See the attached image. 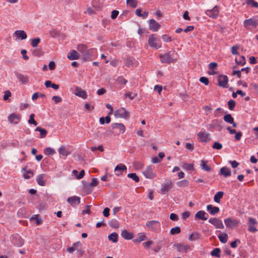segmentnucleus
Segmentation results:
<instances>
[{
	"mask_svg": "<svg viewBox=\"0 0 258 258\" xmlns=\"http://www.w3.org/2000/svg\"><path fill=\"white\" fill-rule=\"evenodd\" d=\"M78 50L82 54V58L84 61H90L92 59L91 49H88L87 46L84 44H80L77 46Z\"/></svg>",
	"mask_w": 258,
	"mask_h": 258,
	"instance_id": "1",
	"label": "nucleus"
},
{
	"mask_svg": "<svg viewBox=\"0 0 258 258\" xmlns=\"http://www.w3.org/2000/svg\"><path fill=\"white\" fill-rule=\"evenodd\" d=\"M174 53V51H170L169 52L164 53V54H160L159 57L162 63H170L173 61L172 55Z\"/></svg>",
	"mask_w": 258,
	"mask_h": 258,
	"instance_id": "2",
	"label": "nucleus"
},
{
	"mask_svg": "<svg viewBox=\"0 0 258 258\" xmlns=\"http://www.w3.org/2000/svg\"><path fill=\"white\" fill-rule=\"evenodd\" d=\"M228 78L226 75H219L218 77V85L222 88H227Z\"/></svg>",
	"mask_w": 258,
	"mask_h": 258,
	"instance_id": "3",
	"label": "nucleus"
},
{
	"mask_svg": "<svg viewBox=\"0 0 258 258\" xmlns=\"http://www.w3.org/2000/svg\"><path fill=\"white\" fill-rule=\"evenodd\" d=\"M114 115L116 117L126 119L129 116V112L123 108H120L114 111Z\"/></svg>",
	"mask_w": 258,
	"mask_h": 258,
	"instance_id": "4",
	"label": "nucleus"
},
{
	"mask_svg": "<svg viewBox=\"0 0 258 258\" xmlns=\"http://www.w3.org/2000/svg\"><path fill=\"white\" fill-rule=\"evenodd\" d=\"M224 223L227 228L233 229L238 225L239 221L231 218H228L224 220Z\"/></svg>",
	"mask_w": 258,
	"mask_h": 258,
	"instance_id": "5",
	"label": "nucleus"
},
{
	"mask_svg": "<svg viewBox=\"0 0 258 258\" xmlns=\"http://www.w3.org/2000/svg\"><path fill=\"white\" fill-rule=\"evenodd\" d=\"M112 130H117L115 131L114 132L118 134L120 133H123L125 132V127L122 123H115L112 124Z\"/></svg>",
	"mask_w": 258,
	"mask_h": 258,
	"instance_id": "6",
	"label": "nucleus"
},
{
	"mask_svg": "<svg viewBox=\"0 0 258 258\" xmlns=\"http://www.w3.org/2000/svg\"><path fill=\"white\" fill-rule=\"evenodd\" d=\"M257 222L253 218L249 217L248 225V230L251 232L254 233L257 231V229L254 227V225L257 224Z\"/></svg>",
	"mask_w": 258,
	"mask_h": 258,
	"instance_id": "7",
	"label": "nucleus"
},
{
	"mask_svg": "<svg viewBox=\"0 0 258 258\" xmlns=\"http://www.w3.org/2000/svg\"><path fill=\"white\" fill-rule=\"evenodd\" d=\"M143 174L146 178L150 179L154 178L156 176V174L153 172L151 166H148L143 172Z\"/></svg>",
	"mask_w": 258,
	"mask_h": 258,
	"instance_id": "8",
	"label": "nucleus"
},
{
	"mask_svg": "<svg viewBox=\"0 0 258 258\" xmlns=\"http://www.w3.org/2000/svg\"><path fill=\"white\" fill-rule=\"evenodd\" d=\"M12 242L16 246H22L24 244V240L18 235L14 236L12 238Z\"/></svg>",
	"mask_w": 258,
	"mask_h": 258,
	"instance_id": "9",
	"label": "nucleus"
},
{
	"mask_svg": "<svg viewBox=\"0 0 258 258\" xmlns=\"http://www.w3.org/2000/svg\"><path fill=\"white\" fill-rule=\"evenodd\" d=\"M149 29L154 32L157 31L160 28V25L155 20L151 19L149 20Z\"/></svg>",
	"mask_w": 258,
	"mask_h": 258,
	"instance_id": "10",
	"label": "nucleus"
},
{
	"mask_svg": "<svg viewBox=\"0 0 258 258\" xmlns=\"http://www.w3.org/2000/svg\"><path fill=\"white\" fill-rule=\"evenodd\" d=\"M159 225V222L157 220L149 221L146 222V226L149 229L154 231L157 229V226Z\"/></svg>",
	"mask_w": 258,
	"mask_h": 258,
	"instance_id": "11",
	"label": "nucleus"
},
{
	"mask_svg": "<svg viewBox=\"0 0 258 258\" xmlns=\"http://www.w3.org/2000/svg\"><path fill=\"white\" fill-rule=\"evenodd\" d=\"M174 247L176 248V249L179 252H186L189 249L190 247L188 245H184L182 243H177L173 245Z\"/></svg>",
	"mask_w": 258,
	"mask_h": 258,
	"instance_id": "12",
	"label": "nucleus"
},
{
	"mask_svg": "<svg viewBox=\"0 0 258 258\" xmlns=\"http://www.w3.org/2000/svg\"><path fill=\"white\" fill-rule=\"evenodd\" d=\"M211 224H212L216 228L222 229L224 228V225L222 221L216 218H211Z\"/></svg>",
	"mask_w": 258,
	"mask_h": 258,
	"instance_id": "13",
	"label": "nucleus"
},
{
	"mask_svg": "<svg viewBox=\"0 0 258 258\" xmlns=\"http://www.w3.org/2000/svg\"><path fill=\"white\" fill-rule=\"evenodd\" d=\"M209 218V215L204 211H200L195 215V218L202 220H207Z\"/></svg>",
	"mask_w": 258,
	"mask_h": 258,
	"instance_id": "14",
	"label": "nucleus"
},
{
	"mask_svg": "<svg viewBox=\"0 0 258 258\" xmlns=\"http://www.w3.org/2000/svg\"><path fill=\"white\" fill-rule=\"evenodd\" d=\"M244 26L245 27L247 28L249 26H252L253 27H256L257 25V21L254 19H249L244 20Z\"/></svg>",
	"mask_w": 258,
	"mask_h": 258,
	"instance_id": "15",
	"label": "nucleus"
},
{
	"mask_svg": "<svg viewBox=\"0 0 258 258\" xmlns=\"http://www.w3.org/2000/svg\"><path fill=\"white\" fill-rule=\"evenodd\" d=\"M15 74L18 80L22 84H25L29 83V79L27 76H24L18 72H15Z\"/></svg>",
	"mask_w": 258,
	"mask_h": 258,
	"instance_id": "16",
	"label": "nucleus"
},
{
	"mask_svg": "<svg viewBox=\"0 0 258 258\" xmlns=\"http://www.w3.org/2000/svg\"><path fill=\"white\" fill-rule=\"evenodd\" d=\"M75 90V95L76 96L82 97L83 99H86L87 98L88 96L86 91L81 89L78 87L76 88Z\"/></svg>",
	"mask_w": 258,
	"mask_h": 258,
	"instance_id": "17",
	"label": "nucleus"
},
{
	"mask_svg": "<svg viewBox=\"0 0 258 258\" xmlns=\"http://www.w3.org/2000/svg\"><path fill=\"white\" fill-rule=\"evenodd\" d=\"M172 185V182L170 179L166 180V182L163 187L161 189V191L163 194L165 193V192L168 191L170 188H171Z\"/></svg>",
	"mask_w": 258,
	"mask_h": 258,
	"instance_id": "18",
	"label": "nucleus"
},
{
	"mask_svg": "<svg viewBox=\"0 0 258 258\" xmlns=\"http://www.w3.org/2000/svg\"><path fill=\"white\" fill-rule=\"evenodd\" d=\"M67 57L70 60H76L80 58V54L77 51L73 50L68 53Z\"/></svg>",
	"mask_w": 258,
	"mask_h": 258,
	"instance_id": "19",
	"label": "nucleus"
},
{
	"mask_svg": "<svg viewBox=\"0 0 258 258\" xmlns=\"http://www.w3.org/2000/svg\"><path fill=\"white\" fill-rule=\"evenodd\" d=\"M155 39L154 38V34H152L149 36L148 39V43L150 46L155 48L156 49H158V48L161 47V45H158L155 42Z\"/></svg>",
	"mask_w": 258,
	"mask_h": 258,
	"instance_id": "20",
	"label": "nucleus"
},
{
	"mask_svg": "<svg viewBox=\"0 0 258 258\" xmlns=\"http://www.w3.org/2000/svg\"><path fill=\"white\" fill-rule=\"evenodd\" d=\"M14 35L21 40L25 39L27 37V34L24 30H17L14 33Z\"/></svg>",
	"mask_w": 258,
	"mask_h": 258,
	"instance_id": "21",
	"label": "nucleus"
},
{
	"mask_svg": "<svg viewBox=\"0 0 258 258\" xmlns=\"http://www.w3.org/2000/svg\"><path fill=\"white\" fill-rule=\"evenodd\" d=\"M126 169L125 165L122 164H119L115 167L114 170L117 172L116 175L119 176L122 173L123 171L126 170Z\"/></svg>",
	"mask_w": 258,
	"mask_h": 258,
	"instance_id": "22",
	"label": "nucleus"
},
{
	"mask_svg": "<svg viewBox=\"0 0 258 258\" xmlns=\"http://www.w3.org/2000/svg\"><path fill=\"white\" fill-rule=\"evenodd\" d=\"M67 201L71 205L79 204L80 203V198L77 196H72L68 198Z\"/></svg>",
	"mask_w": 258,
	"mask_h": 258,
	"instance_id": "23",
	"label": "nucleus"
},
{
	"mask_svg": "<svg viewBox=\"0 0 258 258\" xmlns=\"http://www.w3.org/2000/svg\"><path fill=\"white\" fill-rule=\"evenodd\" d=\"M20 119V116L15 113H12L9 116V120L10 122L15 124H17Z\"/></svg>",
	"mask_w": 258,
	"mask_h": 258,
	"instance_id": "24",
	"label": "nucleus"
},
{
	"mask_svg": "<svg viewBox=\"0 0 258 258\" xmlns=\"http://www.w3.org/2000/svg\"><path fill=\"white\" fill-rule=\"evenodd\" d=\"M220 173L225 177L230 176L231 174V170L226 167H222L220 169Z\"/></svg>",
	"mask_w": 258,
	"mask_h": 258,
	"instance_id": "25",
	"label": "nucleus"
},
{
	"mask_svg": "<svg viewBox=\"0 0 258 258\" xmlns=\"http://www.w3.org/2000/svg\"><path fill=\"white\" fill-rule=\"evenodd\" d=\"M218 63L216 62H211V75H214L219 74V71H217Z\"/></svg>",
	"mask_w": 258,
	"mask_h": 258,
	"instance_id": "26",
	"label": "nucleus"
},
{
	"mask_svg": "<svg viewBox=\"0 0 258 258\" xmlns=\"http://www.w3.org/2000/svg\"><path fill=\"white\" fill-rule=\"evenodd\" d=\"M121 235L123 238L127 240L132 239L134 237L133 233L128 232L126 230H124L121 232Z\"/></svg>",
	"mask_w": 258,
	"mask_h": 258,
	"instance_id": "27",
	"label": "nucleus"
},
{
	"mask_svg": "<svg viewBox=\"0 0 258 258\" xmlns=\"http://www.w3.org/2000/svg\"><path fill=\"white\" fill-rule=\"evenodd\" d=\"M219 8L217 6H215L212 10H211V18L216 19L219 15Z\"/></svg>",
	"mask_w": 258,
	"mask_h": 258,
	"instance_id": "28",
	"label": "nucleus"
},
{
	"mask_svg": "<svg viewBox=\"0 0 258 258\" xmlns=\"http://www.w3.org/2000/svg\"><path fill=\"white\" fill-rule=\"evenodd\" d=\"M208 134L204 132H200L198 133V136L200 141L203 142H207Z\"/></svg>",
	"mask_w": 258,
	"mask_h": 258,
	"instance_id": "29",
	"label": "nucleus"
},
{
	"mask_svg": "<svg viewBox=\"0 0 258 258\" xmlns=\"http://www.w3.org/2000/svg\"><path fill=\"white\" fill-rule=\"evenodd\" d=\"M58 153L60 155L66 157L70 154V153L66 150V147L64 146H61L58 149Z\"/></svg>",
	"mask_w": 258,
	"mask_h": 258,
	"instance_id": "30",
	"label": "nucleus"
},
{
	"mask_svg": "<svg viewBox=\"0 0 258 258\" xmlns=\"http://www.w3.org/2000/svg\"><path fill=\"white\" fill-rule=\"evenodd\" d=\"M224 195V192L222 191H218L214 197V200L216 203H219L221 199Z\"/></svg>",
	"mask_w": 258,
	"mask_h": 258,
	"instance_id": "31",
	"label": "nucleus"
},
{
	"mask_svg": "<svg viewBox=\"0 0 258 258\" xmlns=\"http://www.w3.org/2000/svg\"><path fill=\"white\" fill-rule=\"evenodd\" d=\"M135 59L133 57H128L124 60V64L127 67H131L134 64Z\"/></svg>",
	"mask_w": 258,
	"mask_h": 258,
	"instance_id": "32",
	"label": "nucleus"
},
{
	"mask_svg": "<svg viewBox=\"0 0 258 258\" xmlns=\"http://www.w3.org/2000/svg\"><path fill=\"white\" fill-rule=\"evenodd\" d=\"M219 240L223 243H225L227 241L228 235L226 233H220L218 236Z\"/></svg>",
	"mask_w": 258,
	"mask_h": 258,
	"instance_id": "33",
	"label": "nucleus"
},
{
	"mask_svg": "<svg viewBox=\"0 0 258 258\" xmlns=\"http://www.w3.org/2000/svg\"><path fill=\"white\" fill-rule=\"evenodd\" d=\"M108 238L109 240L114 243L117 242L118 241V234L116 232H113L108 236Z\"/></svg>",
	"mask_w": 258,
	"mask_h": 258,
	"instance_id": "34",
	"label": "nucleus"
},
{
	"mask_svg": "<svg viewBox=\"0 0 258 258\" xmlns=\"http://www.w3.org/2000/svg\"><path fill=\"white\" fill-rule=\"evenodd\" d=\"M108 225L110 227L113 228H118L119 226V224L117 220L115 219H112L108 222Z\"/></svg>",
	"mask_w": 258,
	"mask_h": 258,
	"instance_id": "35",
	"label": "nucleus"
},
{
	"mask_svg": "<svg viewBox=\"0 0 258 258\" xmlns=\"http://www.w3.org/2000/svg\"><path fill=\"white\" fill-rule=\"evenodd\" d=\"M81 245L80 242L79 241L76 243H74L73 244V246L72 247H69L67 249V251L71 253H73V252L76 249V247L77 246H80Z\"/></svg>",
	"mask_w": 258,
	"mask_h": 258,
	"instance_id": "36",
	"label": "nucleus"
},
{
	"mask_svg": "<svg viewBox=\"0 0 258 258\" xmlns=\"http://www.w3.org/2000/svg\"><path fill=\"white\" fill-rule=\"evenodd\" d=\"M146 238V235L143 233L139 234V237L133 240L134 243H140L141 241H144Z\"/></svg>",
	"mask_w": 258,
	"mask_h": 258,
	"instance_id": "37",
	"label": "nucleus"
},
{
	"mask_svg": "<svg viewBox=\"0 0 258 258\" xmlns=\"http://www.w3.org/2000/svg\"><path fill=\"white\" fill-rule=\"evenodd\" d=\"M35 131H38L40 132V138H43L46 137L47 132L45 129L37 127L35 129Z\"/></svg>",
	"mask_w": 258,
	"mask_h": 258,
	"instance_id": "38",
	"label": "nucleus"
},
{
	"mask_svg": "<svg viewBox=\"0 0 258 258\" xmlns=\"http://www.w3.org/2000/svg\"><path fill=\"white\" fill-rule=\"evenodd\" d=\"M221 249L220 248H215L211 252V255L217 257H220Z\"/></svg>",
	"mask_w": 258,
	"mask_h": 258,
	"instance_id": "39",
	"label": "nucleus"
},
{
	"mask_svg": "<svg viewBox=\"0 0 258 258\" xmlns=\"http://www.w3.org/2000/svg\"><path fill=\"white\" fill-rule=\"evenodd\" d=\"M224 120L229 123H233L234 118L232 117L230 114H227L224 116Z\"/></svg>",
	"mask_w": 258,
	"mask_h": 258,
	"instance_id": "40",
	"label": "nucleus"
},
{
	"mask_svg": "<svg viewBox=\"0 0 258 258\" xmlns=\"http://www.w3.org/2000/svg\"><path fill=\"white\" fill-rule=\"evenodd\" d=\"M44 153L46 155L50 156L55 153V151L51 148L48 147L44 150Z\"/></svg>",
	"mask_w": 258,
	"mask_h": 258,
	"instance_id": "41",
	"label": "nucleus"
},
{
	"mask_svg": "<svg viewBox=\"0 0 258 258\" xmlns=\"http://www.w3.org/2000/svg\"><path fill=\"white\" fill-rule=\"evenodd\" d=\"M43 175H39L36 179L37 182L39 185L44 186L45 185V181L43 180Z\"/></svg>",
	"mask_w": 258,
	"mask_h": 258,
	"instance_id": "42",
	"label": "nucleus"
},
{
	"mask_svg": "<svg viewBox=\"0 0 258 258\" xmlns=\"http://www.w3.org/2000/svg\"><path fill=\"white\" fill-rule=\"evenodd\" d=\"M235 61L238 64L243 66L245 63V59L244 56L241 55L239 56V59H238L237 58H236Z\"/></svg>",
	"mask_w": 258,
	"mask_h": 258,
	"instance_id": "43",
	"label": "nucleus"
},
{
	"mask_svg": "<svg viewBox=\"0 0 258 258\" xmlns=\"http://www.w3.org/2000/svg\"><path fill=\"white\" fill-rule=\"evenodd\" d=\"M126 4L131 7L136 8L138 5V0H126Z\"/></svg>",
	"mask_w": 258,
	"mask_h": 258,
	"instance_id": "44",
	"label": "nucleus"
},
{
	"mask_svg": "<svg viewBox=\"0 0 258 258\" xmlns=\"http://www.w3.org/2000/svg\"><path fill=\"white\" fill-rule=\"evenodd\" d=\"M127 177L130 178H132L133 180H134L136 182H138L140 181V178H139V176H138L136 173H128L127 174Z\"/></svg>",
	"mask_w": 258,
	"mask_h": 258,
	"instance_id": "45",
	"label": "nucleus"
},
{
	"mask_svg": "<svg viewBox=\"0 0 258 258\" xmlns=\"http://www.w3.org/2000/svg\"><path fill=\"white\" fill-rule=\"evenodd\" d=\"M35 114L32 113L30 114L29 116V119L28 120V123L31 124H33L35 126L37 125V122L34 119Z\"/></svg>",
	"mask_w": 258,
	"mask_h": 258,
	"instance_id": "46",
	"label": "nucleus"
},
{
	"mask_svg": "<svg viewBox=\"0 0 258 258\" xmlns=\"http://www.w3.org/2000/svg\"><path fill=\"white\" fill-rule=\"evenodd\" d=\"M40 42L39 38H35L31 39V44L32 47H36Z\"/></svg>",
	"mask_w": 258,
	"mask_h": 258,
	"instance_id": "47",
	"label": "nucleus"
},
{
	"mask_svg": "<svg viewBox=\"0 0 258 258\" xmlns=\"http://www.w3.org/2000/svg\"><path fill=\"white\" fill-rule=\"evenodd\" d=\"M207 162H208V161L202 160L201 165L202 169H203L205 171H210V167L207 165Z\"/></svg>",
	"mask_w": 258,
	"mask_h": 258,
	"instance_id": "48",
	"label": "nucleus"
},
{
	"mask_svg": "<svg viewBox=\"0 0 258 258\" xmlns=\"http://www.w3.org/2000/svg\"><path fill=\"white\" fill-rule=\"evenodd\" d=\"M180 231L181 230L180 227L178 226H176L171 228L170 230V233L172 235H175L179 233Z\"/></svg>",
	"mask_w": 258,
	"mask_h": 258,
	"instance_id": "49",
	"label": "nucleus"
},
{
	"mask_svg": "<svg viewBox=\"0 0 258 258\" xmlns=\"http://www.w3.org/2000/svg\"><path fill=\"white\" fill-rule=\"evenodd\" d=\"M188 181L186 179L180 180L177 182V185L179 187H185L188 185Z\"/></svg>",
	"mask_w": 258,
	"mask_h": 258,
	"instance_id": "50",
	"label": "nucleus"
},
{
	"mask_svg": "<svg viewBox=\"0 0 258 258\" xmlns=\"http://www.w3.org/2000/svg\"><path fill=\"white\" fill-rule=\"evenodd\" d=\"M133 166L136 169L139 170L143 168V165L141 162L136 161L133 163Z\"/></svg>",
	"mask_w": 258,
	"mask_h": 258,
	"instance_id": "51",
	"label": "nucleus"
},
{
	"mask_svg": "<svg viewBox=\"0 0 258 258\" xmlns=\"http://www.w3.org/2000/svg\"><path fill=\"white\" fill-rule=\"evenodd\" d=\"M236 103L233 100H230L228 102V108L230 110H233L235 106Z\"/></svg>",
	"mask_w": 258,
	"mask_h": 258,
	"instance_id": "52",
	"label": "nucleus"
},
{
	"mask_svg": "<svg viewBox=\"0 0 258 258\" xmlns=\"http://www.w3.org/2000/svg\"><path fill=\"white\" fill-rule=\"evenodd\" d=\"M137 93L129 92L124 94V97L125 98L128 97L130 99L133 100L137 96Z\"/></svg>",
	"mask_w": 258,
	"mask_h": 258,
	"instance_id": "53",
	"label": "nucleus"
},
{
	"mask_svg": "<svg viewBox=\"0 0 258 258\" xmlns=\"http://www.w3.org/2000/svg\"><path fill=\"white\" fill-rule=\"evenodd\" d=\"M246 3L248 5H251L252 7L258 8V3L254 0H247Z\"/></svg>",
	"mask_w": 258,
	"mask_h": 258,
	"instance_id": "54",
	"label": "nucleus"
},
{
	"mask_svg": "<svg viewBox=\"0 0 258 258\" xmlns=\"http://www.w3.org/2000/svg\"><path fill=\"white\" fill-rule=\"evenodd\" d=\"M220 211L218 207H214L211 205V215H215Z\"/></svg>",
	"mask_w": 258,
	"mask_h": 258,
	"instance_id": "55",
	"label": "nucleus"
},
{
	"mask_svg": "<svg viewBox=\"0 0 258 258\" xmlns=\"http://www.w3.org/2000/svg\"><path fill=\"white\" fill-rule=\"evenodd\" d=\"M199 238V234L198 233H191L189 237V240H196L198 239Z\"/></svg>",
	"mask_w": 258,
	"mask_h": 258,
	"instance_id": "56",
	"label": "nucleus"
},
{
	"mask_svg": "<svg viewBox=\"0 0 258 258\" xmlns=\"http://www.w3.org/2000/svg\"><path fill=\"white\" fill-rule=\"evenodd\" d=\"M116 81L120 84H125L127 82V81L122 76L118 77Z\"/></svg>",
	"mask_w": 258,
	"mask_h": 258,
	"instance_id": "57",
	"label": "nucleus"
},
{
	"mask_svg": "<svg viewBox=\"0 0 258 258\" xmlns=\"http://www.w3.org/2000/svg\"><path fill=\"white\" fill-rule=\"evenodd\" d=\"M222 144L217 142H215L212 146V148L216 150H220L222 148Z\"/></svg>",
	"mask_w": 258,
	"mask_h": 258,
	"instance_id": "58",
	"label": "nucleus"
},
{
	"mask_svg": "<svg viewBox=\"0 0 258 258\" xmlns=\"http://www.w3.org/2000/svg\"><path fill=\"white\" fill-rule=\"evenodd\" d=\"M98 183V180L96 178H93L92 179L91 182L89 184L88 186L94 187L97 185Z\"/></svg>",
	"mask_w": 258,
	"mask_h": 258,
	"instance_id": "59",
	"label": "nucleus"
},
{
	"mask_svg": "<svg viewBox=\"0 0 258 258\" xmlns=\"http://www.w3.org/2000/svg\"><path fill=\"white\" fill-rule=\"evenodd\" d=\"M238 48H239V47L237 45L233 46L231 47V53H232V54H234V55L238 54V52L237 50H238Z\"/></svg>",
	"mask_w": 258,
	"mask_h": 258,
	"instance_id": "60",
	"label": "nucleus"
},
{
	"mask_svg": "<svg viewBox=\"0 0 258 258\" xmlns=\"http://www.w3.org/2000/svg\"><path fill=\"white\" fill-rule=\"evenodd\" d=\"M200 81L205 84L206 85H208L209 83V79L205 77H202L200 78Z\"/></svg>",
	"mask_w": 258,
	"mask_h": 258,
	"instance_id": "61",
	"label": "nucleus"
},
{
	"mask_svg": "<svg viewBox=\"0 0 258 258\" xmlns=\"http://www.w3.org/2000/svg\"><path fill=\"white\" fill-rule=\"evenodd\" d=\"M162 38L163 40L166 42L171 41V37L169 35L166 34L163 35L162 36Z\"/></svg>",
	"mask_w": 258,
	"mask_h": 258,
	"instance_id": "62",
	"label": "nucleus"
},
{
	"mask_svg": "<svg viewBox=\"0 0 258 258\" xmlns=\"http://www.w3.org/2000/svg\"><path fill=\"white\" fill-rule=\"evenodd\" d=\"M5 95L4 96V100H7L8 99L9 97L11 96V93L9 90H7L5 91Z\"/></svg>",
	"mask_w": 258,
	"mask_h": 258,
	"instance_id": "63",
	"label": "nucleus"
},
{
	"mask_svg": "<svg viewBox=\"0 0 258 258\" xmlns=\"http://www.w3.org/2000/svg\"><path fill=\"white\" fill-rule=\"evenodd\" d=\"M52 100H53L55 103L60 102L62 100L61 98L58 96H53L52 97Z\"/></svg>",
	"mask_w": 258,
	"mask_h": 258,
	"instance_id": "64",
	"label": "nucleus"
}]
</instances>
